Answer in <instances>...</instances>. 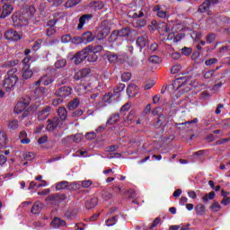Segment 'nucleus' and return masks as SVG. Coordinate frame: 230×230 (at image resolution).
<instances>
[{"label":"nucleus","instance_id":"f257e3e1","mask_svg":"<svg viewBox=\"0 0 230 230\" xmlns=\"http://www.w3.org/2000/svg\"><path fill=\"white\" fill-rule=\"evenodd\" d=\"M19 82L18 76H7L3 83V87L7 93H12L15 90V85Z\"/></svg>","mask_w":230,"mask_h":230},{"label":"nucleus","instance_id":"f03ea898","mask_svg":"<svg viewBox=\"0 0 230 230\" xmlns=\"http://www.w3.org/2000/svg\"><path fill=\"white\" fill-rule=\"evenodd\" d=\"M110 33L111 27L105 23H102L97 31L95 38L97 39V40H103V39H107Z\"/></svg>","mask_w":230,"mask_h":230},{"label":"nucleus","instance_id":"7ed1b4c3","mask_svg":"<svg viewBox=\"0 0 230 230\" xmlns=\"http://www.w3.org/2000/svg\"><path fill=\"white\" fill-rule=\"evenodd\" d=\"M218 0H205L198 8L199 13H208L211 9V6H216L218 4Z\"/></svg>","mask_w":230,"mask_h":230},{"label":"nucleus","instance_id":"20e7f679","mask_svg":"<svg viewBox=\"0 0 230 230\" xmlns=\"http://www.w3.org/2000/svg\"><path fill=\"white\" fill-rule=\"evenodd\" d=\"M67 199L66 194L62 193H54L49 195L45 200L46 202H52V204H60V202H64Z\"/></svg>","mask_w":230,"mask_h":230},{"label":"nucleus","instance_id":"39448f33","mask_svg":"<svg viewBox=\"0 0 230 230\" xmlns=\"http://www.w3.org/2000/svg\"><path fill=\"white\" fill-rule=\"evenodd\" d=\"M57 98H67L73 94V88L71 86H61L56 90L54 93Z\"/></svg>","mask_w":230,"mask_h":230},{"label":"nucleus","instance_id":"423d86ee","mask_svg":"<svg viewBox=\"0 0 230 230\" xmlns=\"http://www.w3.org/2000/svg\"><path fill=\"white\" fill-rule=\"evenodd\" d=\"M153 128H164L166 127V117L160 114L151 121Z\"/></svg>","mask_w":230,"mask_h":230},{"label":"nucleus","instance_id":"0eeeda50","mask_svg":"<svg viewBox=\"0 0 230 230\" xmlns=\"http://www.w3.org/2000/svg\"><path fill=\"white\" fill-rule=\"evenodd\" d=\"M87 48H84L75 53V55L72 58V60L74 61V64H75V66L82 64L84 60L87 59Z\"/></svg>","mask_w":230,"mask_h":230},{"label":"nucleus","instance_id":"6e6552de","mask_svg":"<svg viewBox=\"0 0 230 230\" xmlns=\"http://www.w3.org/2000/svg\"><path fill=\"white\" fill-rule=\"evenodd\" d=\"M136 46L139 48V50L142 51L146 48V46H150V40H148V34L145 33L141 36H138L136 40Z\"/></svg>","mask_w":230,"mask_h":230},{"label":"nucleus","instance_id":"1a4fd4ad","mask_svg":"<svg viewBox=\"0 0 230 230\" xmlns=\"http://www.w3.org/2000/svg\"><path fill=\"white\" fill-rule=\"evenodd\" d=\"M47 123H48L47 130H49V132H53V130H55V128H57L58 127H60V125H62V122L58 117H54L53 119H49L47 120Z\"/></svg>","mask_w":230,"mask_h":230},{"label":"nucleus","instance_id":"9d476101","mask_svg":"<svg viewBox=\"0 0 230 230\" xmlns=\"http://www.w3.org/2000/svg\"><path fill=\"white\" fill-rule=\"evenodd\" d=\"M4 39H6V40H13V41L21 40L22 39L21 34L13 29L7 30L4 32Z\"/></svg>","mask_w":230,"mask_h":230},{"label":"nucleus","instance_id":"9b49d317","mask_svg":"<svg viewBox=\"0 0 230 230\" xmlns=\"http://www.w3.org/2000/svg\"><path fill=\"white\" fill-rule=\"evenodd\" d=\"M32 89V94H34L35 98H44L48 93V89L46 87L40 85H33V84Z\"/></svg>","mask_w":230,"mask_h":230},{"label":"nucleus","instance_id":"f8f14e48","mask_svg":"<svg viewBox=\"0 0 230 230\" xmlns=\"http://www.w3.org/2000/svg\"><path fill=\"white\" fill-rule=\"evenodd\" d=\"M55 82V79L53 78V76H49L48 75H42L38 81H36L33 85L39 86L41 84H43V85L48 86V85H51V84Z\"/></svg>","mask_w":230,"mask_h":230},{"label":"nucleus","instance_id":"ddd939ff","mask_svg":"<svg viewBox=\"0 0 230 230\" xmlns=\"http://www.w3.org/2000/svg\"><path fill=\"white\" fill-rule=\"evenodd\" d=\"M50 112L51 106H45L41 111L38 112L39 121H44L45 119H48V117L49 116Z\"/></svg>","mask_w":230,"mask_h":230},{"label":"nucleus","instance_id":"4468645a","mask_svg":"<svg viewBox=\"0 0 230 230\" xmlns=\"http://www.w3.org/2000/svg\"><path fill=\"white\" fill-rule=\"evenodd\" d=\"M13 12V5L10 4H4L2 8V14L0 15V19H6L8 15L12 14Z\"/></svg>","mask_w":230,"mask_h":230},{"label":"nucleus","instance_id":"2eb2a0df","mask_svg":"<svg viewBox=\"0 0 230 230\" xmlns=\"http://www.w3.org/2000/svg\"><path fill=\"white\" fill-rule=\"evenodd\" d=\"M90 73L91 71L89 68H83L75 74L74 80H84V78H87V76H89Z\"/></svg>","mask_w":230,"mask_h":230},{"label":"nucleus","instance_id":"dca6fc26","mask_svg":"<svg viewBox=\"0 0 230 230\" xmlns=\"http://www.w3.org/2000/svg\"><path fill=\"white\" fill-rule=\"evenodd\" d=\"M33 76V70L28 65H25L22 69V80H30Z\"/></svg>","mask_w":230,"mask_h":230},{"label":"nucleus","instance_id":"f3484780","mask_svg":"<svg viewBox=\"0 0 230 230\" xmlns=\"http://www.w3.org/2000/svg\"><path fill=\"white\" fill-rule=\"evenodd\" d=\"M105 58H107L110 64H116L118 60H119V54H116L114 52L108 51L104 54Z\"/></svg>","mask_w":230,"mask_h":230},{"label":"nucleus","instance_id":"a211bd4d","mask_svg":"<svg viewBox=\"0 0 230 230\" xmlns=\"http://www.w3.org/2000/svg\"><path fill=\"white\" fill-rule=\"evenodd\" d=\"M82 39H83V44H89L91 42H93V40H94V39L96 38L95 35L93 34V32L91 31H86V32H84L82 35H81Z\"/></svg>","mask_w":230,"mask_h":230},{"label":"nucleus","instance_id":"6ab92c4d","mask_svg":"<svg viewBox=\"0 0 230 230\" xmlns=\"http://www.w3.org/2000/svg\"><path fill=\"white\" fill-rule=\"evenodd\" d=\"M93 19V14H84L79 18V24L77 25V30H82L85 22H89Z\"/></svg>","mask_w":230,"mask_h":230},{"label":"nucleus","instance_id":"aec40b11","mask_svg":"<svg viewBox=\"0 0 230 230\" xmlns=\"http://www.w3.org/2000/svg\"><path fill=\"white\" fill-rule=\"evenodd\" d=\"M51 227H54L55 229H58V227H64L66 226V221L62 220L60 217H55L51 223Z\"/></svg>","mask_w":230,"mask_h":230},{"label":"nucleus","instance_id":"412c9836","mask_svg":"<svg viewBox=\"0 0 230 230\" xmlns=\"http://www.w3.org/2000/svg\"><path fill=\"white\" fill-rule=\"evenodd\" d=\"M43 204L40 201H36L31 208V213L39 215L42 211Z\"/></svg>","mask_w":230,"mask_h":230},{"label":"nucleus","instance_id":"4be33fe9","mask_svg":"<svg viewBox=\"0 0 230 230\" xmlns=\"http://www.w3.org/2000/svg\"><path fill=\"white\" fill-rule=\"evenodd\" d=\"M6 145H8V136L4 130H0V146L6 148Z\"/></svg>","mask_w":230,"mask_h":230},{"label":"nucleus","instance_id":"5701e85b","mask_svg":"<svg viewBox=\"0 0 230 230\" xmlns=\"http://www.w3.org/2000/svg\"><path fill=\"white\" fill-rule=\"evenodd\" d=\"M98 206V198L93 197L85 202V208L86 209H93Z\"/></svg>","mask_w":230,"mask_h":230},{"label":"nucleus","instance_id":"b1692460","mask_svg":"<svg viewBox=\"0 0 230 230\" xmlns=\"http://www.w3.org/2000/svg\"><path fill=\"white\" fill-rule=\"evenodd\" d=\"M58 116H59V119L63 123V121L67 119V110H66L64 107H59L58 109Z\"/></svg>","mask_w":230,"mask_h":230},{"label":"nucleus","instance_id":"393cba45","mask_svg":"<svg viewBox=\"0 0 230 230\" xmlns=\"http://www.w3.org/2000/svg\"><path fill=\"white\" fill-rule=\"evenodd\" d=\"M119 118H121L120 113L111 114L110 119L107 120L106 125H114L115 123H118V121H119Z\"/></svg>","mask_w":230,"mask_h":230},{"label":"nucleus","instance_id":"a878e982","mask_svg":"<svg viewBox=\"0 0 230 230\" xmlns=\"http://www.w3.org/2000/svg\"><path fill=\"white\" fill-rule=\"evenodd\" d=\"M125 90V84H119L114 89H113V96L119 100V96L121 94V91Z\"/></svg>","mask_w":230,"mask_h":230},{"label":"nucleus","instance_id":"bb28decb","mask_svg":"<svg viewBox=\"0 0 230 230\" xmlns=\"http://www.w3.org/2000/svg\"><path fill=\"white\" fill-rule=\"evenodd\" d=\"M89 6L93 8V10H103V6L105 4L102 1H93L89 4Z\"/></svg>","mask_w":230,"mask_h":230},{"label":"nucleus","instance_id":"cd10ccee","mask_svg":"<svg viewBox=\"0 0 230 230\" xmlns=\"http://www.w3.org/2000/svg\"><path fill=\"white\" fill-rule=\"evenodd\" d=\"M7 128L8 130H10V132H13V130H17L19 128V120L17 119L9 120Z\"/></svg>","mask_w":230,"mask_h":230},{"label":"nucleus","instance_id":"c85d7f7f","mask_svg":"<svg viewBox=\"0 0 230 230\" xmlns=\"http://www.w3.org/2000/svg\"><path fill=\"white\" fill-rule=\"evenodd\" d=\"M118 218H123V216L117 215L109 218L108 220H106V226H108V227H111V226H116V224H118Z\"/></svg>","mask_w":230,"mask_h":230},{"label":"nucleus","instance_id":"c756f323","mask_svg":"<svg viewBox=\"0 0 230 230\" xmlns=\"http://www.w3.org/2000/svg\"><path fill=\"white\" fill-rule=\"evenodd\" d=\"M153 12H156V15L160 19H166L167 13L165 11L161 10V6L155 5L153 9Z\"/></svg>","mask_w":230,"mask_h":230},{"label":"nucleus","instance_id":"7c9ffc66","mask_svg":"<svg viewBox=\"0 0 230 230\" xmlns=\"http://www.w3.org/2000/svg\"><path fill=\"white\" fill-rule=\"evenodd\" d=\"M119 37H130L132 31H130V27H124L120 30H117Z\"/></svg>","mask_w":230,"mask_h":230},{"label":"nucleus","instance_id":"2f4dec72","mask_svg":"<svg viewBox=\"0 0 230 230\" xmlns=\"http://www.w3.org/2000/svg\"><path fill=\"white\" fill-rule=\"evenodd\" d=\"M79 105H80V100H78V98H75L73 101L68 102L67 109L68 111H75V109H78Z\"/></svg>","mask_w":230,"mask_h":230},{"label":"nucleus","instance_id":"473e14b6","mask_svg":"<svg viewBox=\"0 0 230 230\" xmlns=\"http://www.w3.org/2000/svg\"><path fill=\"white\" fill-rule=\"evenodd\" d=\"M19 137L21 138L22 145H30L31 140L28 138V134L26 131H21L19 134Z\"/></svg>","mask_w":230,"mask_h":230},{"label":"nucleus","instance_id":"72a5a7b5","mask_svg":"<svg viewBox=\"0 0 230 230\" xmlns=\"http://www.w3.org/2000/svg\"><path fill=\"white\" fill-rule=\"evenodd\" d=\"M86 49L88 51H92V53H100L102 51H103V47L102 45H97V46H93V45H89L86 47Z\"/></svg>","mask_w":230,"mask_h":230},{"label":"nucleus","instance_id":"f704fd0d","mask_svg":"<svg viewBox=\"0 0 230 230\" xmlns=\"http://www.w3.org/2000/svg\"><path fill=\"white\" fill-rule=\"evenodd\" d=\"M114 100L118 101L117 97H115L114 94L111 93H109L102 97V102L104 103H112Z\"/></svg>","mask_w":230,"mask_h":230},{"label":"nucleus","instance_id":"c9c22d12","mask_svg":"<svg viewBox=\"0 0 230 230\" xmlns=\"http://www.w3.org/2000/svg\"><path fill=\"white\" fill-rule=\"evenodd\" d=\"M80 188H81V185L79 181H74V182L68 181V187H67L68 191H77V190H80Z\"/></svg>","mask_w":230,"mask_h":230},{"label":"nucleus","instance_id":"e433bc0d","mask_svg":"<svg viewBox=\"0 0 230 230\" xmlns=\"http://www.w3.org/2000/svg\"><path fill=\"white\" fill-rule=\"evenodd\" d=\"M195 211L198 217H202L206 213V206L203 204H198L195 208Z\"/></svg>","mask_w":230,"mask_h":230},{"label":"nucleus","instance_id":"4c0bfd02","mask_svg":"<svg viewBox=\"0 0 230 230\" xmlns=\"http://www.w3.org/2000/svg\"><path fill=\"white\" fill-rule=\"evenodd\" d=\"M68 187V181H62L56 184V191H60V190H67Z\"/></svg>","mask_w":230,"mask_h":230},{"label":"nucleus","instance_id":"58836bf2","mask_svg":"<svg viewBox=\"0 0 230 230\" xmlns=\"http://www.w3.org/2000/svg\"><path fill=\"white\" fill-rule=\"evenodd\" d=\"M26 109V105L24 104V102H17V104L14 107V112L15 114H21V112H22V111H24Z\"/></svg>","mask_w":230,"mask_h":230},{"label":"nucleus","instance_id":"ea45409f","mask_svg":"<svg viewBox=\"0 0 230 230\" xmlns=\"http://www.w3.org/2000/svg\"><path fill=\"white\" fill-rule=\"evenodd\" d=\"M102 199V200H111V199H112L114 197V194H112V192L109 191V190H102V194H101Z\"/></svg>","mask_w":230,"mask_h":230},{"label":"nucleus","instance_id":"a19ab883","mask_svg":"<svg viewBox=\"0 0 230 230\" xmlns=\"http://www.w3.org/2000/svg\"><path fill=\"white\" fill-rule=\"evenodd\" d=\"M86 59L89 62H96L98 60V55L91 50H87V57Z\"/></svg>","mask_w":230,"mask_h":230},{"label":"nucleus","instance_id":"79ce46f5","mask_svg":"<svg viewBox=\"0 0 230 230\" xmlns=\"http://www.w3.org/2000/svg\"><path fill=\"white\" fill-rule=\"evenodd\" d=\"M137 91V85L132 84H129L128 85V88H127V94L129 95V96H136V93H133Z\"/></svg>","mask_w":230,"mask_h":230},{"label":"nucleus","instance_id":"37998d69","mask_svg":"<svg viewBox=\"0 0 230 230\" xmlns=\"http://www.w3.org/2000/svg\"><path fill=\"white\" fill-rule=\"evenodd\" d=\"M19 64L18 59L8 60L3 64L2 67H15Z\"/></svg>","mask_w":230,"mask_h":230},{"label":"nucleus","instance_id":"c03bdc74","mask_svg":"<svg viewBox=\"0 0 230 230\" xmlns=\"http://www.w3.org/2000/svg\"><path fill=\"white\" fill-rule=\"evenodd\" d=\"M65 66H67V60L58 59L55 62L56 69H62Z\"/></svg>","mask_w":230,"mask_h":230},{"label":"nucleus","instance_id":"a18cd8bd","mask_svg":"<svg viewBox=\"0 0 230 230\" xmlns=\"http://www.w3.org/2000/svg\"><path fill=\"white\" fill-rule=\"evenodd\" d=\"M215 195H217L215 191H211L208 194H205L204 197L202 198L203 202L207 204L208 200H213V199H215Z\"/></svg>","mask_w":230,"mask_h":230},{"label":"nucleus","instance_id":"49530a36","mask_svg":"<svg viewBox=\"0 0 230 230\" xmlns=\"http://www.w3.org/2000/svg\"><path fill=\"white\" fill-rule=\"evenodd\" d=\"M159 49V45L156 42H153L147 46L148 53H155Z\"/></svg>","mask_w":230,"mask_h":230},{"label":"nucleus","instance_id":"de8ad7c7","mask_svg":"<svg viewBox=\"0 0 230 230\" xmlns=\"http://www.w3.org/2000/svg\"><path fill=\"white\" fill-rule=\"evenodd\" d=\"M81 0H68L66 3V8H73V6H76V4H80Z\"/></svg>","mask_w":230,"mask_h":230},{"label":"nucleus","instance_id":"09e8293b","mask_svg":"<svg viewBox=\"0 0 230 230\" xmlns=\"http://www.w3.org/2000/svg\"><path fill=\"white\" fill-rule=\"evenodd\" d=\"M79 182H80L81 188L87 189V188H91V186H93V181H91V180H84V181H81Z\"/></svg>","mask_w":230,"mask_h":230},{"label":"nucleus","instance_id":"8fccbe9b","mask_svg":"<svg viewBox=\"0 0 230 230\" xmlns=\"http://www.w3.org/2000/svg\"><path fill=\"white\" fill-rule=\"evenodd\" d=\"M151 64H161V58L157 55H153L148 58Z\"/></svg>","mask_w":230,"mask_h":230},{"label":"nucleus","instance_id":"3c124183","mask_svg":"<svg viewBox=\"0 0 230 230\" xmlns=\"http://www.w3.org/2000/svg\"><path fill=\"white\" fill-rule=\"evenodd\" d=\"M71 44H75V46H78V44H84V40L82 39V36H75L72 38Z\"/></svg>","mask_w":230,"mask_h":230},{"label":"nucleus","instance_id":"603ef678","mask_svg":"<svg viewBox=\"0 0 230 230\" xmlns=\"http://www.w3.org/2000/svg\"><path fill=\"white\" fill-rule=\"evenodd\" d=\"M61 42L62 44H69V42H72V37L71 34H65L61 37Z\"/></svg>","mask_w":230,"mask_h":230},{"label":"nucleus","instance_id":"864d4df0","mask_svg":"<svg viewBox=\"0 0 230 230\" xmlns=\"http://www.w3.org/2000/svg\"><path fill=\"white\" fill-rule=\"evenodd\" d=\"M129 110H130V104L129 103L124 104L120 108V111H119L120 116H125V114H127L126 112H128Z\"/></svg>","mask_w":230,"mask_h":230},{"label":"nucleus","instance_id":"5fc2aeb1","mask_svg":"<svg viewBox=\"0 0 230 230\" xmlns=\"http://www.w3.org/2000/svg\"><path fill=\"white\" fill-rule=\"evenodd\" d=\"M23 159L25 161H33L35 159V153L33 152H28L23 155Z\"/></svg>","mask_w":230,"mask_h":230},{"label":"nucleus","instance_id":"6e6d98bb","mask_svg":"<svg viewBox=\"0 0 230 230\" xmlns=\"http://www.w3.org/2000/svg\"><path fill=\"white\" fill-rule=\"evenodd\" d=\"M119 37V32H118V30L113 31L110 36V42H116Z\"/></svg>","mask_w":230,"mask_h":230},{"label":"nucleus","instance_id":"4d7b16f0","mask_svg":"<svg viewBox=\"0 0 230 230\" xmlns=\"http://www.w3.org/2000/svg\"><path fill=\"white\" fill-rule=\"evenodd\" d=\"M191 53H193V49L191 48L184 47L181 49V55H184V57H190Z\"/></svg>","mask_w":230,"mask_h":230},{"label":"nucleus","instance_id":"13d9d810","mask_svg":"<svg viewBox=\"0 0 230 230\" xmlns=\"http://www.w3.org/2000/svg\"><path fill=\"white\" fill-rule=\"evenodd\" d=\"M215 39H217V34L209 33L206 38L207 44H213V42H215Z\"/></svg>","mask_w":230,"mask_h":230},{"label":"nucleus","instance_id":"bf43d9fd","mask_svg":"<svg viewBox=\"0 0 230 230\" xmlns=\"http://www.w3.org/2000/svg\"><path fill=\"white\" fill-rule=\"evenodd\" d=\"M66 84H67V79L60 77L56 81L55 87H60L61 85H66Z\"/></svg>","mask_w":230,"mask_h":230},{"label":"nucleus","instance_id":"052dcab7","mask_svg":"<svg viewBox=\"0 0 230 230\" xmlns=\"http://www.w3.org/2000/svg\"><path fill=\"white\" fill-rule=\"evenodd\" d=\"M130 78H132V74H130V72H125L121 75L122 82H128Z\"/></svg>","mask_w":230,"mask_h":230},{"label":"nucleus","instance_id":"680f3d73","mask_svg":"<svg viewBox=\"0 0 230 230\" xmlns=\"http://www.w3.org/2000/svg\"><path fill=\"white\" fill-rule=\"evenodd\" d=\"M146 26V20L145 19H138L136 22V28H143Z\"/></svg>","mask_w":230,"mask_h":230},{"label":"nucleus","instance_id":"e2e57ef3","mask_svg":"<svg viewBox=\"0 0 230 230\" xmlns=\"http://www.w3.org/2000/svg\"><path fill=\"white\" fill-rule=\"evenodd\" d=\"M40 44H42V40H37L34 44L32 45L33 51H37L40 49Z\"/></svg>","mask_w":230,"mask_h":230},{"label":"nucleus","instance_id":"0e129e2a","mask_svg":"<svg viewBox=\"0 0 230 230\" xmlns=\"http://www.w3.org/2000/svg\"><path fill=\"white\" fill-rule=\"evenodd\" d=\"M217 63H218V59L217 58H212L205 61V66H213Z\"/></svg>","mask_w":230,"mask_h":230},{"label":"nucleus","instance_id":"69168bd1","mask_svg":"<svg viewBox=\"0 0 230 230\" xmlns=\"http://www.w3.org/2000/svg\"><path fill=\"white\" fill-rule=\"evenodd\" d=\"M181 69H182V66H181V65H175L171 68V73L172 75H177V73H179Z\"/></svg>","mask_w":230,"mask_h":230},{"label":"nucleus","instance_id":"338daca9","mask_svg":"<svg viewBox=\"0 0 230 230\" xmlns=\"http://www.w3.org/2000/svg\"><path fill=\"white\" fill-rule=\"evenodd\" d=\"M220 204L218 203V202H214L213 204H212V206L210 207V209L212 210V211H215V212H217V211H220Z\"/></svg>","mask_w":230,"mask_h":230},{"label":"nucleus","instance_id":"774afa93","mask_svg":"<svg viewBox=\"0 0 230 230\" xmlns=\"http://www.w3.org/2000/svg\"><path fill=\"white\" fill-rule=\"evenodd\" d=\"M82 114H84V111L83 110H76L72 113V118H80V116H82Z\"/></svg>","mask_w":230,"mask_h":230}]
</instances>
